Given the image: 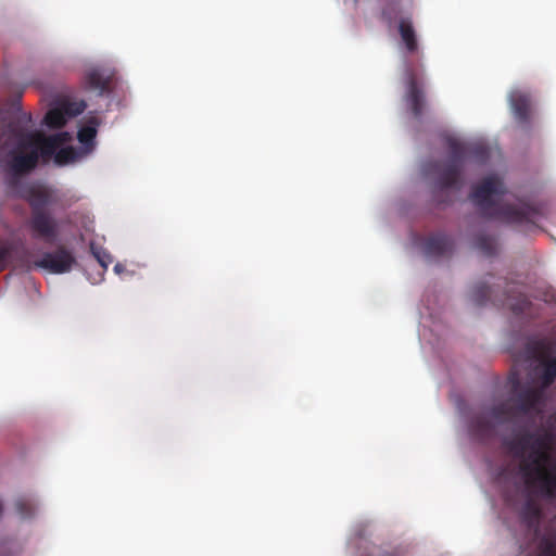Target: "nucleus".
Here are the masks:
<instances>
[{"label": "nucleus", "instance_id": "obj_7", "mask_svg": "<svg viewBox=\"0 0 556 556\" xmlns=\"http://www.w3.org/2000/svg\"><path fill=\"white\" fill-rule=\"evenodd\" d=\"M553 348V342L548 339L529 341L526 348L529 356L539 362L534 374L543 391L556 380V357H551Z\"/></svg>", "mask_w": 556, "mask_h": 556}, {"label": "nucleus", "instance_id": "obj_15", "mask_svg": "<svg viewBox=\"0 0 556 556\" xmlns=\"http://www.w3.org/2000/svg\"><path fill=\"white\" fill-rule=\"evenodd\" d=\"M101 124L100 118L97 115H89L85 118L84 125L77 132V139L85 147L93 146L94 138L97 136V128Z\"/></svg>", "mask_w": 556, "mask_h": 556}, {"label": "nucleus", "instance_id": "obj_12", "mask_svg": "<svg viewBox=\"0 0 556 556\" xmlns=\"http://www.w3.org/2000/svg\"><path fill=\"white\" fill-rule=\"evenodd\" d=\"M425 254L429 257L450 256L454 249V242L451 237L443 233H434L425 241Z\"/></svg>", "mask_w": 556, "mask_h": 556}, {"label": "nucleus", "instance_id": "obj_13", "mask_svg": "<svg viewBox=\"0 0 556 556\" xmlns=\"http://www.w3.org/2000/svg\"><path fill=\"white\" fill-rule=\"evenodd\" d=\"M85 84L88 89L98 91L100 96L111 91V76L99 68H92L86 73Z\"/></svg>", "mask_w": 556, "mask_h": 556}, {"label": "nucleus", "instance_id": "obj_5", "mask_svg": "<svg viewBox=\"0 0 556 556\" xmlns=\"http://www.w3.org/2000/svg\"><path fill=\"white\" fill-rule=\"evenodd\" d=\"M20 195L28 202L31 208L29 227L34 237L49 243L53 242L59 235V226L45 210L50 200L49 192L41 186L25 185L21 188Z\"/></svg>", "mask_w": 556, "mask_h": 556}, {"label": "nucleus", "instance_id": "obj_2", "mask_svg": "<svg viewBox=\"0 0 556 556\" xmlns=\"http://www.w3.org/2000/svg\"><path fill=\"white\" fill-rule=\"evenodd\" d=\"M514 456L522 458L520 470L528 480L539 481L545 492L556 495V433L551 429L542 432H526L508 444Z\"/></svg>", "mask_w": 556, "mask_h": 556}, {"label": "nucleus", "instance_id": "obj_9", "mask_svg": "<svg viewBox=\"0 0 556 556\" xmlns=\"http://www.w3.org/2000/svg\"><path fill=\"white\" fill-rule=\"evenodd\" d=\"M76 263L73 253L64 247H59L53 252H47L35 262V266L48 269L52 274H64L72 269Z\"/></svg>", "mask_w": 556, "mask_h": 556}, {"label": "nucleus", "instance_id": "obj_10", "mask_svg": "<svg viewBox=\"0 0 556 556\" xmlns=\"http://www.w3.org/2000/svg\"><path fill=\"white\" fill-rule=\"evenodd\" d=\"M405 101L414 117L420 118L426 106V93L422 83L419 81L412 68H407L406 71Z\"/></svg>", "mask_w": 556, "mask_h": 556}, {"label": "nucleus", "instance_id": "obj_4", "mask_svg": "<svg viewBox=\"0 0 556 556\" xmlns=\"http://www.w3.org/2000/svg\"><path fill=\"white\" fill-rule=\"evenodd\" d=\"M450 157L447 163L440 170L437 187L440 191L446 189L459 190L462 188V170L464 162L468 159H475L478 163H485L489 159V149L483 144L467 146L455 139L448 142Z\"/></svg>", "mask_w": 556, "mask_h": 556}, {"label": "nucleus", "instance_id": "obj_21", "mask_svg": "<svg viewBox=\"0 0 556 556\" xmlns=\"http://www.w3.org/2000/svg\"><path fill=\"white\" fill-rule=\"evenodd\" d=\"M60 106L68 119L81 114L85 111L87 104L85 101H65Z\"/></svg>", "mask_w": 556, "mask_h": 556}, {"label": "nucleus", "instance_id": "obj_24", "mask_svg": "<svg viewBox=\"0 0 556 556\" xmlns=\"http://www.w3.org/2000/svg\"><path fill=\"white\" fill-rule=\"evenodd\" d=\"M91 251H92V254L93 256L97 258V261L99 262V264L104 268L106 269L108 266L111 264L112 262V257L109 253H106L103 249L101 248H97L94 245H91Z\"/></svg>", "mask_w": 556, "mask_h": 556}, {"label": "nucleus", "instance_id": "obj_14", "mask_svg": "<svg viewBox=\"0 0 556 556\" xmlns=\"http://www.w3.org/2000/svg\"><path fill=\"white\" fill-rule=\"evenodd\" d=\"M471 433L479 440L489 439L494 434L495 425L484 414L476 415L469 425Z\"/></svg>", "mask_w": 556, "mask_h": 556}, {"label": "nucleus", "instance_id": "obj_17", "mask_svg": "<svg viewBox=\"0 0 556 556\" xmlns=\"http://www.w3.org/2000/svg\"><path fill=\"white\" fill-rule=\"evenodd\" d=\"M490 417L496 422V424H505L513 418L517 417V413L515 412L514 407L511 406L510 401H506L503 403H500L497 405H494L490 409Z\"/></svg>", "mask_w": 556, "mask_h": 556}, {"label": "nucleus", "instance_id": "obj_16", "mask_svg": "<svg viewBox=\"0 0 556 556\" xmlns=\"http://www.w3.org/2000/svg\"><path fill=\"white\" fill-rule=\"evenodd\" d=\"M399 31L406 50L409 53L416 52L418 49V42L412 22L409 20L402 18L399 24Z\"/></svg>", "mask_w": 556, "mask_h": 556}, {"label": "nucleus", "instance_id": "obj_18", "mask_svg": "<svg viewBox=\"0 0 556 556\" xmlns=\"http://www.w3.org/2000/svg\"><path fill=\"white\" fill-rule=\"evenodd\" d=\"M493 291L485 282H478L470 291L471 301L478 305H484L491 298Z\"/></svg>", "mask_w": 556, "mask_h": 556}, {"label": "nucleus", "instance_id": "obj_11", "mask_svg": "<svg viewBox=\"0 0 556 556\" xmlns=\"http://www.w3.org/2000/svg\"><path fill=\"white\" fill-rule=\"evenodd\" d=\"M509 104L518 124L525 128L531 125L532 103L528 92L515 89L509 93Z\"/></svg>", "mask_w": 556, "mask_h": 556}, {"label": "nucleus", "instance_id": "obj_26", "mask_svg": "<svg viewBox=\"0 0 556 556\" xmlns=\"http://www.w3.org/2000/svg\"><path fill=\"white\" fill-rule=\"evenodd\" d=\"M114 269H115L116 271H119V270H121V265H119V264H116V265H115V267H114Z\"/></svg>", "mask_w": 556, "mask_h": 556}, {"label": "nucleus", "instance_id": "obj_8", "mask_svg": "<svg viewBox=\"0 0 556 556\" xmlns=\"http://www.w3.org/2000/svg\"><path fill=\"white\" fill-rule=\"evenodd\" d=\"M511 382V391L515 393V396L509 401L511 406L514 407L517 416L527 415L532 412L540 410V405L543 401L544 391L540 388H526L519 391L520 388V379L515 376L510 379Z\"/></svg>", "mask_w": 556, "mask_h": 556}, {"label": "nucleus", "instance_id": "obj_23", "mask_svg": "<svg viewBox=\"0 0 556 556\" xmlns=\"http://www.w3.org/2000/svg\"><path fill=\"white\" fill-rule=\"evenodd\" d=\"M13 252V245L9 241L0 240V273L7 269Z\"/></svg>", "mask_w": 556, "mask_h": 556}, {"label": "nucleus", "instance_id": "obj_22", "mask_svg": "<svg viewBox=\"0 0 556 556\" xmlns=\"http://www.w3.org/2000/svg\"><path fill=\"white\" fill-rule=\"evenodd\" d=\"M503 305L509 307L515 314H522L527 311L530 305V301L526 295H519L518 299L511 301L509 296H507L503 302Z\"/></svg>", "mask_w": 556, "mask_h": 556}, {"label": "nucleus", "instance_id": "obj_25", "mask_svg": "<svg viewBox=\"0 0 556 556\" xmlns=\"http://www.w3.org/2000/svg\"><path fill=\"white\" fill-rule=\"evenodd\" d=\"M15 507L22 517H29L33 514L31 505L25 502L24 500H18L15 503Z\"/></svg>", "mask_w": 556, "mask_h": 556}, {"label": "nucleus", "instance_id": "obj_19", "mask_svg": "<svg viewBox=\"0 0 556 556\" xmlns=\"http://www.w3.org/2000/svg\"><path fill=\"white\" fill-rule=\"evenodd\" d=\"M43 121L45 124L50 128H62L66 124L67 118L62 108L58 106L49 110Z\"/></svg>", "mask_w": 556, "mask_h": 556}, {"label": "nucleus", "instance_id": "obj_20", "mask_svg": "<svg viewBox=\"0 0 556 556\" xmlns=\"http://www.w3.org/2000/svg\"><path fill=\"white\" fill-rule=\"evenodd\" d=\"M475 247L486 256H492L496 252L495 239L486 235H479L476 238Z\"/></svg>", "mask_w": 556, "mask_h": 556}, {"label": "nucleus", "instance_id": "obj_6", "mask_svg": "<svg viewBox=\"0 0 556 556\" xmlns=\"http://www.w3.org/2000/svg\"><path fill=\"white\" fill-rule=\"evenodd\" d=\"M519 519L532 536V541H538L536 556H556V532L547 530L541 533V510L534 502L529 500L523 504L519 511Z\"/></svg>", "mask_w": 556, "mask_h": 556}, {"label": "nucleus", "instance_id": "obj_1", "mask_svg": "<svg viewBox=\"0 0 556 556\" xmlns=\"http://www.w3.org/2000/svg\"><path fill=\"white\" fill-rule=\"evenodd\" d=\"M504 194L502 180L496 176H490L473 188L470 200L483 217L514 225L523 232L538 229V223L546 216L544 207L523 201L516 204L504 203Z\"/></svg>", "mask_w": 556, "mask_h": 556}, {"label": "nucleus", "instance_id": "obj_3", "mask_svg": "<svg viewBox=\"0 0 556 556\" xmlns=\"http://www.w3.org/2000/svg\"><path fill=\"white\" fill-rule=\"evenodd\" d=\"M70 139L66 131L50 136L40 132L27 134L8 154L10 170L16 176L26 175L37 167L40 157L42 163H48L53 156L54 163L60 166L73 162L75 150L72 147L61 148Z\"/></svg>", "mask_w": 556, "mask_h": 556}]
</instances>
